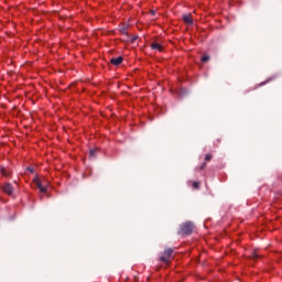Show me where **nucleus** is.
I'll return each mask as SVG.
<instances>
[{"mask_svg": "<svg viewBox=\"0 0 282 282\" xmlns=\"http://www.w3.org/2000/svg\"><path fill=\"white\" fill-rule=\"evenodd\" d=\"M259 253H257V252H253L252 254H251V259H254V260H257V259H259Z\"/></svg>", "mask_w": 282, "mask_h": 282, "instance_id": "13", "label": "nucleus"}, {"mask_svg": "<svg viewBox=\"0 0 282 282\" xmlns=\"http://www.w3.org/2000/svg\"><path fill=\"white\" fill-rule=\"evenodd\" d=\"M193 188H195L196 191H198V188H199V182H194V183H193Z\"/></svg>", "mask_w": 282, "mask_h": 282, "instance_id": "12", "label": "nucleus"}, {"mask_svg": "<svg viewBox=\"0 0 282 282\" xmlns=\"http://www.w3.org/2000/svg\"><path fill=\"white\" fill-rule=\"evenodd\" d=\"M120 34H123V36H128L129 35V32L127 31V26H122L120 29Z\"/></svg>", "mask_w": 282, "mask_h": 282, "instance_id": "9", "label": "nucleus"}, {"mask_svg": "<svg viewBox=\"0 0 282 282\" xmlns=\"http://www.w3.org/2000/svg\"><path fill=\"white\" fill-rule=\"evenodd\" d=\"M1 191H3L6 193V195L12 196L14 193V186L11 185V183H4L1 186Z\"/></svg>", "mask_w": 282, "mask_h": 282, "instance_id": "3", "label": "nucleus"}, {"mask_svg": "<svg viewBox=\"0 0 282 282\" xmlns=\"http://www.w3.org/2000/svg\"><path fill=\"white\" fill-rule=\"evenodd\" d=\"M135 41H138V36H134V37L132 39V43H135Z\"/></svg>", "mask_w": 282, "mask_h": 282, "instance_id": "17", "label": "nucleus"}, {"mask_svg": "<svg viewBox=\"0 0 282 282\" xmlns=\"http://www.w3.org/2000/svg\"><path fill=\"white\" fill-rule=\"evenodd\" d=\"M151 47H152L153 50H158V52H162V51L164 50V47L162 46V44H160V43H158V42H153V43L151 44Z\"/></svg>", "mask_w": 282, "mask_h": 282, "instance_id": "7", "label": "nucleus"}, {"mask_svg": "<svg viewBox=\"0 0 282 282\" xmlns=\"http://www.w3.org/2000/svg\"><path fill=\"white\" fill-rule=\"evenodd\" d=\"M124 61V58L122 56L119 57H112L110 59L111 65L118 66L121 65V63Z\"/></svg>", "mask_w": 282, "mask_h": 282, "instance_id": "5", "label": "nucleus"}, {"mask_svg": "<svg viewBox=\"0 0 282 282\" xmlns=\"http://www.w3.org/2000/svg\"><path fill=\"white\" fill-rule=\"evenodd\" d=\"M193 230H195V225H193V223H183L180 225L178 235H181L182 237H186L188 235H193Z\"/></svg>", "mask_w": 282, "mask_h": 282, "instance_id": "1", "label": "nucleus"}, {"mask_svg": "<svg viewBox=\"0 0 282 282\" xmlns=\"http://www.w3.org/2000/svg\"><path fill=\"white\" fill-rule=\"evenodd\" d=\"M26 171H29L30 173H34V167H26Z\"/></svg>", "mask_w": 282, "mask_h": 282, "instance_id": "16", "label": "nucleus"}, {"mask_svg": "<svg viewBox=\"0 0 282 282\" xmlns=\"http://www.w3.org/2000/svg\"><path fill=\"white\" fill-rule=\"evenodd\" d=\"M208 61H210V56L204 55V56L202 57V63H208Z\"/></svg>", "mask_w": 282, "mask_h": 282, "instance_id": "11", "label": "nucleus"}, {"mask_svg": "<svg viewBox=\"0 0 282 282\" xmlns=\"http://www.w3.org/2000/svg\"><path fill=\"white\" fill-rule=\"evenodd\" d=\"M184 23H187V25H193V18L191 13H186L183 15Z\"/></svg>", "mask_w": 282, "mask_h": 282, "instance_id": "6", "label": "nucleus"}, {"mask_svg": "<svg viewBox=\"0 0 282 282\" xmlns=\"http://www.w3.org/2000/svg\"><path fill=\"white\" fill-rule=\"evenodd\" d=\"M89 155L90 158H96V150H90Z\"/></svg>", "mask_w": 282, "mask_h": 282, "instance_id": "14", "label": "nucleus"}, {"mask_svg": "<svg viewBox=\"0 0 282 282\" xmlns=\"http://www.w3.org/2000/svg\"><path fill=\"white\" fill-rule=\"evenodd\" d=\"M33 184H35V186L39 188L40 193H47V187L43 186V183H41L39 175H36L33 178Z\"/></svg>", "mask_w": 282, "mask_h": 282, "instance_id": "4", "label": "nucleus"}, {"mask_svg": "<svg viewBox=\"0 0 282 282\" xmlns=\"http://www.w3.org/2000/svg\"><path fill=\"white\" fill-rule=\"evenodd\" d=\"M210 160H213V154L212 153H207L205 155V162H210Z\"/></svg>", "mask_w": 282, "mask_h": 282, "instance_id": "10", "label": "nucleus"}, {"mask_svg": "<svg viewBox=\"0 0 282 282\" xmlns=\"http://www.w3.org/2000/svg\"><path fill=\"white\" fill-rule=\"evenodd\" d=\"M206 169V162H204L200 166H199V171H204Z\"/></svg>", "mask_w": 282, "mask_h": 282, "instance_id": "15", "label": "nucleus"}, {"mask_svg": "<svg viewBox=\"0 0 282 282\" xmlns=\"http://www.w3.org/2000/svg\"><path fill=\"white\" fill-rule=\"evenodd\" d=\"M265 83H270V80L264 82V85H265Z\"/></svg>", "mask_w": 282, "mask_h": 282, "instance_id": "19", "label": "nucleus"}, {"mask_svg": "<svg viewBox=\"0 0 282 282\" xmlns=\"http://www.w3.org/2000/svg\"><path fill=\"white\" fill-rule=\"evenodd\" d=\"M171 257H173V249L167 248L160 257V261H162V263H170Z\"/></svg>", "mask_w": 282, "mask_h": 282, "instance_id": "2", "label": "nucleus"}, {"mask_svg": "<svg viewBox=\"0 0 282 282\" xmlns=\"http://www.w3.org/2000/svg\"><path fill=\"white\" fill-rule=\"evenodd\" d=\"M0 173H1V175L3 176V177H10V170H8L7 167H1L0 169Z\"/></svg>", "mask_w": 282, "mask_h": 282, "instance_id": "8", "label": "nucleus"}, {"mask_svg": "<svg viewBox=\"0 0 282 282\" xmlns=\"http://www.w3.org/2000/svg\"><path fill=\"white\" fill-rule=\"evenodd\" d=\"M265 83H270V80L264 82V85H265Z\"/></svg>", "mask_w": 282, "mask_h": 282, "instance_id": "18", "label": "nucleus"}]
</instances>
